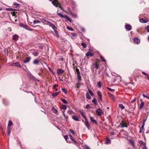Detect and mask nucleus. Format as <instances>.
<instances>
[{"label":"nucleus","mask_w":149,"mask_h":149,"mask_svg":"<svg viewBox=\"0 0 149 149\" xmlns=\"http://www.w3.org/2000/svg\"><path fill=\"white\" fill-rule=\"evenodd\" d=\"M29 79L31 80L35 81H39V80L36 78L34 76H33L31 74L29 73L28 74Z\"/></svg>","instance_id":"obj_1"},{"label":"nucleus","mask_w":149,"mask_h":149,"mask_svg":"<svg viewBox=\"0 0 149 149\" xmlns=\"http://www.w3.org/2000/svg\"><path fill=\"white\" fill-rule=\"evenodd\" d=\"M97 114L99 116H100L102 115V114L103 113L102 112V110L100 109H97L96 111Z\"/></svg>","instance_id":"obj_2"},{"label":"nucleus","mask_w":149,"mask_h":149,"mask_svg":"<svg viewBox=\"0 0 149 149\" xmlns=\"http://www.w3.org/2000/svg\"><path fill=\"white\" fill-rule=\"evenodd\" d=\"M41 22L45 24H46L47 25L49 24H51V22H50L46 20L45 19V18H42L41 19Z\"/></svg>","instance_id":"obj_3"},{"label":"nucleus","mask_w":149,"mask_h":149,"mask_svg":"<svg viewBox=\"0 0 149 149\" xmlns=\"http://www.w3.org/2000/svg\"><path fill=\"white\" fill-rule=\"evenodd\" d=\"M20 25L21 27L24 28L26 29V30H29V31H32V30L31 29H29L28 28V26H27L26 25L23 24H20Z\"/></svg>","instance_id":"obj_4"},{"label":"nucleus","mask_w":149,"mask_h":149,"mask_svg":"<svg viewBox=\"0 0 149 149\" xmlns=\"http://www.w3.org/2000/svg\"><path fill=\"white\" fill-rule=\"evenodd\" d=\"M125 27L126 29L128 31H130L132 29V27L130 24H126Z\"/></svg>","instance_id":"obj_5"},{"label":"nucleus","mask_w":149,"mask_h":149,"mask_svg":"<svg viewBox=\"0 0 149 149\" xmlns=\"http://www.w3.org/2000/svg\"><path fill=\"white\" fill-rule=\"evenodd\" d=\"M64 72V70L62 69H59L58 70L57 74L58 76L60 75L61 74Z\"/></svg>","instance_id":"obj_6"},{"label":"nucleus","mask_w":149,"mask_h":149,"mask_svg":"<svg viewBox=\"0 0 149 149\" xmlns=\"http://www.w3.org/2000/svg\"><path fill=\"white\" fill-rule=\"evenodd\" d=\"M134 42L137 44H139L140 42V40L136 38H134Z\"/></svg>","instance_id":"obj_7"},{"label":"nucleus","mask_w":149,"mask_h":149,"mask_svg":"<svg viewBox=\"0 0 149 149\" xmlns=\"http://www.w3.org/2000/svg\"><path fill=\"white\" fill-rule=\"evenodd\" d=\"M19 37L17 35L15 34L13 36L12 39L13 40L17 41Z\"/></svg>","instance_id":"obj_8"},{"label":"nucleus","mask_w":149,"mask_h":149,"mask_svg":"<svg viewBox=\"0 0 149 149\" xmlns=\"http://www.w3.org/2000/svg\"><path fill=\"white\" fill-rule=\"evenodd\" d=\"M31 59V58L30 57H29L28 58H26V59L23 61V62L25 63H27L30 61Z\"/></svg>","instance_id":"obj_9"},{"label":"nucleus","mask_w":149,"mask_h":149,"mask_svg":"<svg viewBox=\"0 0 149 149\" xmlns=\"http://www.w3.org/2000/svg\"><path fill=\"white\" fill-rule=\"evenodd\" d=\"M111 141L110 139L109 138H107L105 140V143L107 144H111Z\"/></svg>","instance_id":"obj_10"},{"label":"nucleus","mask_w":149,"mask_h":149,"mask_svg":"<svg viewBox=\"0 0 149 149\" xmlns=\"http://www.w3.org/2000/svg\"><path fill=\"white\" fill-rule=\"evenodd\" d=\"M139 21L141 23H146L148 22V20L147 19L145 20L141 18L139 19Z\"/></svg>","instance_id":"obj_11"},{"label":"nucleus","mask_w":149,"mask_h":149,"mask_svg":"<svg viewBox=\"0 0 149 149\" xmlns=\"http://www.w3.org/2000/svg\"><path fill=\"white\" fill-rule=\"evenodd\" d=\"M139 144L142 147H143L146 146V143L142 141H139Z\"/></svg>","instance_id":"obj_12"},{"label":"nucleus","mask_w":149,"mask_h":149,"mask_svg":"<svg viewBox=\"0 0 149 149\" xmlns=\"http://www.w3.org/2000/svg\"><path fill=\"white\" fill-rule=\"evenodd\" d=\"M91 95L92 96H93L94 94H86V96L87 98L88 99H90L91 98Z\"/></svg>","instance_id":"obj_13"},{"label":"nucleus","mask_w":149,"mask_h":149,"mask_svg":"<svg viewBox=\"0 0 149 149\" xmlns=\"http://www.w3.org/2000/svg\"><path fill=\"white\" fill-rule=\"evenodd\" d=\"M93 54H94L92 52H88L86 54V56L87 57H88L89 56H93Z\"/></svg>","instance_id":"obj_14"},{"label":"nucleus","mask_w":149,"mask_h":149,"mask_svg":"<svg viewBox=\"0 0 149 149\" xmlns=\"http://www.w3.org/2000/svg\"><path fill=\"white\" fill-rule=\"evenodd\" d=\"M52 110L53 111V113L58 115V113L57 110L56 109H55L54 107H52Z\"/></svg>","instance_id":"obj_15"},{"label":"nucleus","mask_w":149,"mask_h":149,"mask_svg":"<svg viewBox=\"0 0 149 149\" xmlns=\"http://www.w3.org/2000/svg\"><path fill=\"white\" fill-rule=\"evenodd\" d=\"M144 105V103L143 101H141L140 104V109H142Z\"/></svg>","instance_id":"obj_16"},{"label":"nucleus","mask_w":149,"mask_h":149,"mask_svg":"<svg viewBox=\"0 0 149 149\" xmlns=\"http://www.w3.org/2000/svg\"><path fill=\"white\" fill-rule=\"evenodd\" d=\"M72 118L74 120L78 121L79 120V118L78 117L75 116H73L72 117Z\"/></svg>","instance_id":"obj_17"},{"label":"nucleus","mask_w":149,"mask_h":149,"mask_svg":"<svg viewBox=\"0 0 149 149\" xmlns=\"http://www.w3.org/2000/svg\"><path fill=\"white\" fill-rule=\"evenodd\" d=\"M49 26H51L52 29L54 30V29H56V27L55 26V25L53 24H52L51 23V24H49Z\"/></svg>","instance_id":"obj_18"},{"label":"nucleus","mask_w":149,"mask_h":149,"mask_svg":"<svg viewBox=\"0 0 149 149\" xmlns=\"http://www.w3.org/2000/svg\"><path fill=\"white\" fill-rule=\"evenodd\" d=\"M6 10L9 11L11 12H14L15 10H17L16 9L12 8H7L6 9Z\"/></svg>","instance_id":"obj_19"},{"label":"nucleus","mask_w":149,"mask_h":149,"mask_svg":"<svg viewBox=\"0 0 149 149\" xmlns=\"http://www.w3.org/2000/svg\"><path fill=\"white\" fill-rule=\"evenodd\" d=\"M77 79L78 80V82H79L81 79V77L80 76V74L79 73V74H77Z\"/></svg>","instance_id":"obj_20"},{"label":"nucleus","mask_w":149,"mask_h":149,"mask_svg":"<svg viewBox=\"0 0 149 149\" xmlns=\"http://www.w3.org/2000/svg\"><path fill=\"white\" fill-rule=\"evenodd\" d=\"M109 96L113 100H115V97L114 95L112 94H108Z\"/></svg>","instance_id":"obj_21"},{"label":"nucleus","mask_w":149,"mask_h":149,"mask_svg":"<svg viewBox=\"0 0 149 149\" xmlns=\"http://www.w3.org/2000/svg\"><path fill=\"white\" fill-rule=\"evenodd\" d=\"M65 18H66L67 20L70 22L71 23L72 22V20L69 17H68L67 15H65Z\"/></svg>","instance_id":"obj_22"},{"label":"nucleus","mask_w":149,"mask_h":149,"mask_svg":"<svg viewBox=\"0 0 149 149\" xmlns=\"http://www.w3.org/2000/svg\"><path fill=\"white\" fill-rule=\"evenodd\" d=\"M98 95V100L99 101H101L102 100V95H101V94H97Z\"/></svg>","instance_id":"obj_23"},{"label":"nucleus","mask_w":149,"mask_h":149,"mask_svg":"<svg viewBox=\"0 0 149 149\" xmlns=\"http://www.w3.org/2000/svg\"><path fill=\"white\" fill-rule=\"evenodd\" d=\"M57 15L60 16L62 18H65V15H63L61 13H58V12H57Z\"/></svg>","instance_id":"obj_24"},{"label":"nucleus","mask_w":149,"mask_h":149,"mask_svg":"<svg viewBox=\"0 0 149 149\" xmlns=\"http://www.w3.org/2000/svg\"><path fill=\"white\" fill-rule=\"evenodd\" d=\"M15 66H17L19 68H21L22 66L20 64V63L18 62H16L15 63Z\"/></svg>","instance_id":"obj_25"},{"label":"nucleus","mask_w":149,"mask_h":149,"mask_svg":"<svg viewBox=\"0 0 149 149\" xmlns=\"http://www.w3.org/2000/svg\"><path fill=\"white\" fill-rule=\"evenodd\" d=\"M32 54L35 56H37L38 55V53L36 52H32Z\"/></svg>","instance_id":"obj_26"},{"label":"nucleus","mask_w":149,"mask_h":149,"mask_svg":"<svg viewBox=\"0 0 149 149\" xmlns=\"http://www.w3.org/2000/svg\"><path fill=\"white\" fill-rule=\"evenodd\" d=\"M39 61L38 59H35L33 62V63L37 65L39 63Z\"/></svg>","instance_id":"obj_27"},{"label":"nucleus","mask_w":149,"mask_h":149,"mask_svg":"<svg viewBox=\"0 0 149 149\" xmlns=\"http://www.w3.org/2000/svg\"><path fill=\"white\" fill-rule=\"evenodd\" d=\"M80 113H81V115L85 119L86 118V116L84 114L83 112L82 111H80Z\"/></svg>","instance_id":"obj_28"},{"label":"nucleus","mask_w":149,"mask_h":149,"mask_svg":"<svg viewBox=\"0 0 149 149\" xmlns=\"http://www.w3.org/2000/svg\"><path fill=\"white\" fill-rule=\"evenodd\" d=\"M120 125H121V127H127V125L126 123H123L122 124H120Z\"/></svg>","instance_id":"obj_29"},{"label":"nucleus","mask_w":149,"mask_h":149,"mask_svg":"<svg viewBox=\"0 0 149 149\" xmlns=\"http://www.w3.org/2000/svg\"><path fill=\"white\" fill-rule=\"evenodd\" d=\"M90 119L91 121L92 122L95 123H97L96 120L93 117H91Z\"/></svg>","instance_id":"obj_30"},{"label":"nucleus","mask_w":149,"mask_h":149,"mask_svg":"<svg viewBox=\"0 0 149 149\" xmlns=\"http://www.w3.org/2000/svg\"><path fill=\"white\" fill-rule=\"evenodd\" d=\"M67 12L68 13H69L70 15H71L72 13L70 7H68V8Z\"/></svg>","instance_id":"obj_31"},{"label":"nucleus","mask_w":149,"mask_h":149,"mask_svg":"<svg viewBox=\"0 0 149 149\" xmlns=\"http://www.w3.org/2000/svg\"><path fill=\"white\" fill-rule=\"evenodd\" d=\"M85 119V121L84 122V124L86 126L87 125H89L88 121V120L87 118Z\"/></svg>","instance_id":"obj_32"},{"label":"nucleus","mask_w":149,"mask_h":149,"mask_svg":"<svg viewBox=\"0 0 149 149\" xmlns=\"http://www.w3.org/2000/svg\"><path fill=\"white\" fill-rule=\"evenodd\" d=\"M52 3L53 5L55 7H58V5L56 3V2H55L54 1H52Z\"/></svg>","instance_id":"obj_33"},{"label":"nucleus","mask_w":149,"mask_h":149,"mask_svg":"<svg viewBox=\"0 0 149 149\" xmlns=\"http://www.w3.org/2000/svg\"><path fill=\"white\" fill-rule=\"evenodd\" d=\"M119 107L120 108H121L122 110L123 109L125 108V107L122 104H119Z\"/></svg>","instance_id":"obj_34"},{"label":"nucleus","mask_w":149,"mask_h":149,"mask_svg":"<svg viewBox=\"0 0 149 149\" xmlns=\"http://www.w3.org/2000/svg\"><path fill=\"white\" fill-rule=\"evenodd\" d=\"M94 66L95 68L96 69H98L100 68V66H99V64L97 63H95Z\"/></svg>","instance_id":"obj_35"},{"label":"nucleus","mask_w":149,"mask_h":149,"mask_svg":"<svg viewBox=\"0 0 149 149\" xmlns=\"http://www.w3.org/2000/svg\"><path fill=\"white\" fill-rule=\"evenodd\" d=\"M13 125V123L11 120H9L8 121V126L10 127Z\"/></svg>","instance_id":"obj_36"},{"label":"nucleus","mask_w":149,"mask_h":149,"mask_svg":"<svg viewBox=\"0 0 149 149\" xmlns=\"http://www.w3.org/2000/svg\"><path fill=\"white\" fill-rule=\"evenodd\" d=\"M80 84L78 82L76 84L75 87L77 88H79L80 87Z\"/></svg>","instance_id":"obj_37"},{"label":"nucleus","mask_w":149,"mask_h":149,"mask_svg":"<svg viewBox=\"0 0 149 149\" xmlns=\"http://www.w3.org/2000/svg\"><path fill=\"white\" fill-rule=\"evenodd\" d=\"M13 4L14 6H15L17 8L19 7V4H18V3H16V2L14 3H13Z\"/></svg>","instance_id":"obj_38"},{"label":"nucleus","mask_w":149,"mask_h":149,"mask_svg":"<svg viewBox=\"0 0 149 149\" xmlns=\"http://www.w3.org/2000/svg\"><path fill=\"white\" fill-rule=\"evenodd\" d=\"M70 15L74 18H76L77 17V15L76 14H74L72 13Z\"/></svg>","instance_id":"obj_39"},{"label":"nucleus","mask_w":149,"mask_h":149,"mask_svg":"<svg viewBox=\"0 0 149 149\" xmlns=\"http://www.w3.org/2000/svg\"><path fill=\"white\" fill-rule=\"evenodd\" d=\"M92 102L94 103L96 105L97 104V101L95 99H94L92 101Z\"/></svg>","instance_id":"obj_40"},{"label":"nucleus","mask_w":149,"mask_h":149,"mask_svg":"<svg viewBox=\"0 0 149 149\" xmlns=\"http://www.w3.org/2000/svg\"><path fill=\"white\" fill-rule=\"evenodd\" d=\"M129 142L133 146L134 145V141L132 140H129Z\"/></svg>","instance_id":"obj_41"},{"label":"nucleus","mask_w":149,"mask_h":149,"mask_svg":"<svg viewBox=\"0 0 149 149\" xmlns=\"http://www.w3.org/2000/svg\"><path fill=\"white\" fill-rule=\"evenodd\" d=\"M40 22H41L40 21H39L38 20H34L33 21V23L34 24H37V23H40Z\"/></svg>","instance_id":"obj_42"},{"label":"nucleus","mask_w":149,"mask_h":149,"mask_svg":"<svg viewBox=\"0 0 149 149\" xmlns=\"http://www.w3.org/2000/svg\"><path fill=\"white\" fill-rule=\"evenodd\" d=\"M61 109L63 110H66L67 109V107L65 105H61Z\"/></svg>","instance_id":"obj_43"},{"label":"nucleus","mask_w":149,"mask_h":149,"mask_svg":"<svg viewBox=\"0 0 149 149\" xmlns=\"http://www.w3.org/2000/svg\"><path fill=\"white\" fill-rule=\"evenodd\" d=\"M100 58L102 60V61L103 62H106V60L101 55L100 56Z\"/></svg>","instance_id":"obj_44"},{"label":"nucleus","mask_w":149,"mask_h":149,"mask_svg":"<svg viewBox=\"0 0 149 149\" xmlns=\"http://www.w3.org/2000/svg\"><path fill=\"white\" fill-rule=\"evenodd\" d=\"M81 45L84 48H86V44L84 42H82L81 43Z\"/></svg>","instance_id":"obj_45"},{"label":"nucleus","mask_w":149,"mask_h":149,"mask_svg":"<svg viewBox=\"0 0 149 149\" xmlns=\"http://www.w3.org/2000/svg\"><path fill=\"white\" fill-rule=\"evenodd\" d=\"M61 100L64 104H67L68 103L64 99H61Z\"/></svg>","instance_id":"obj_46"},{"label":"nucleus","mask_w":149,"mask_h":149,"mask_svg":"<svg viewBox=\"0 0 149 149\" xmlns=\"http://www.w3.org/2000/svg\"><path fill=\"white\" fill-rule=\"evenodd\" d=\"M67 29H68V30L73 31V29L71 27H70L69 26H68L67 27Z\"/></svg>","instance_id":"obj_47"},{"label":"nucleus","mask_w":149,"mask_h":149,"mask_svg":"<svg viewBox=\"0 0 149 149\" xmlns=\"http://www.w3.org/2000/svg\"><path fill=\"white\" fill-rule=\"evenodd\" d=\"M74 113V112L72 110H68V113L70 114H72Z\"/></svg>","instance_id":"obj_48"},{"label":"nucleus","mask_w":149,"mask_h":149,"mask_svg":"<svg viewBox=\"0 0 149 149\" xmlns=\"http://www.w3.org/2000/svg\"><path fill=\"white\" fill-rule=\"evenodd\" d=\"M84 147L85 149H90V148L88 146L86 145H84Z\"/></svg>","instance_id":"obj_49"},{"label":"nucleus","mask_w":149,"mask_h":149,"mask_svg":"<svg viewBox=\"0 0 149 149\" xmlns=\"http://www.w3.org/2000/svg\"><path fill=\"white\" fill-rule=\"evenodd\" d=\"M62 92L64 93H66L67 92L65 89L64 88H62Z\"/></svg>","instance_id":"obj_50"},{"label":"nucleus","mask_w":149,"mask_h":149,"mask_svg":"<svg viewBox=\"0 0 149 149\" xmlns=\"http://www.w3.org/2000/svg\"><path fill=\"white\" fill-rule=\"evenodd\" d=\"M97 86L99 88H100L101 86V83L100 81L97 84Z\"/></svg>","instance_id":"obj_51"},{"label":"nucleus","mask_w":149,"mask_h":149,"mask_svg":"<svg viewBox=\"0 0 149 149\" xmlns=\"http://www.w3.org/2000/svg\"><path fill=\"white\" fill-rule=\"evenodd\" d=\"M107 89L108 90H109V91H110L111 92H113L115 91V90L113 89H112L110 88H107Z\"/></svg>","instance_id":"obj_52"},{"label":"nucleus","mask_w":149,"mask_h":149,"mask_svg":"<svg viewBox=\"0 0 149 149\" xmlns=\"http://www.w3.org/2000/svg\"><path fill=\"white\" fill-rule=\"evenodd\" d=\"M143 95L144 97H146L148 99H149V97L145 95L144 94H143Z\"/></svg>","instance_id":"obj_53"},{"label":"nucleus","mask_w":149,"mask_h":149,"mask_svg":"<svg viewBox=\"0 0 149 149\" xmlns=\"http://www.w3.org/2000/svg\"><path fill=\"white\" fill-rule=\"evenodd\" d=\"M86 107L87 109H89L91 107V106L90 105L88 104L86 105Z\"/></svg>","instance_id":"obj_54"},{"label":"nucleus","mask_w":149,"mask_h":149,"mask_svg":"<svg viewBox=\"0 0 149 149\" xmlns=\"http://www.w3.org/2000/svg\"><path fill=\"white\" fill-rule=\"evenodd\" d=\"M71 35L73 37H76L77 36V34L76 33H71Z\"/></svg>","instance_id":"obj_55"},{"label":"nucleus","mask_w":149,"mask_h":149,"mask_svg":"<svg viewBox=\"0 0 149 149\" xmlns=\"http://www.w3.org/2000/svg\"><path fill=\"white\" fill-rule=\"evenodd\" d=\"M58 86V85L56 84H54L53 86V88L54 89H56V87Z\"/></svg>","instance_id":"obj_56"},{"label":"nucleus","mask_w":149,"mask_h":149,"mask_svg":"<svg viewBox=\"0 0 149 149\" xmlns=\"http://www.w3.org/2000/svg\"><path fill=\"white\" fill-rule=\"evenodd\" d=\"M136 98H134V99L132 100L131 102V103H133L134 102H135L136 101Z\"/></svg>","instance_id":"obj_57"},{"label":"nucleus","mask_w":149,"mask_h":149,"mask_svg":"<svg viewBox=\"0 0 149 149\" xmlns=\"http://www.w3.org/2000/svg\"><path fill=\"white\" fill-rule=\"evenodd\" d=\"M11 130V128H10V127H9L8 126L7 131H10Z\"/></svg>","instance_id":"obj_58"},{"label":"nucleus","mask_w":149,"mask_h":149,"mask_svg":"<svg viewBox=\"0 0 149 149\" xmlns=\"http://www.w3.org/2000/svg\"><path fill=\"white\" fill-rule=\"evenodd\" d=\"M69 136H70V139L72 141L74 139L73 137L70 135Z\"/></svg>","instance_id":"obj_59"},{"label":"nucleus","mask_w":149,"mask_h":149,"mask_svg":"<svg viewBox=\"0 0 149 149\" xmlns=\"http://www.w3.org/2000/svg\"><path fill=\"white\" fill-rule=\"evenodd\" d=\"M68 136L67 135H65L64 136V139L66 141H67V139L68 138Z\"/></svg>","instance_id":"obj_60"},{"label":"nucleus","mask_w":149,"mask_h":149,"mask_svg":"<svg viewBox=\"0 0 149 149\" xmlns=\"http://www.w3.org/2000/svg\"><path fill=\"white\" fill-rule=\"evenodd\" d=\"M146 29L147 32H149V25H148L146 26Z\"/></svg>","instance_id":"obj_61"},{"label":"nucleus","mask_w":149,"mask_h":149,"mask_svg":"<svg viewBox=\"0 0 149 149\" xmlns=\"http://www.w3.org/2000/svg\"><path fill=\"white\" fill-rule=\"evenodd\" d=\"M144 124H145L143 122V124L141 126V128L142 129H144Z\"/></svg>","instance_id":"obj_62"},{"label":"nucleus","mask_w":149,"mask_h":149,"mask_svg":"<svg viewBox=\"0 0 149 149\" xmlns=\"http://www.w3.org/2000/svg\"><path fill=\"white\" fill-rule=\"evenodd\" d=\"M26 84L25 83H24V84H22V87L23 88H25L26 87Z\"/></svg>","instance_id":"obj_63"},{"label":"nucleus","mask_w":149,"mask_h":149,"mask_svg":"<svg viewBox=\"0 0 149 149\" xmlns=\"http://www.w3.org/2000/svg\"><path fill=\"white\" fill-rule=\"evenodd\" d=\"M76 71L77 72V74H79V73H80V72L79 71V70L77 68L76 70Z\"/></svg>","instance_id":"obj_64"}]
</instances>
